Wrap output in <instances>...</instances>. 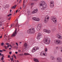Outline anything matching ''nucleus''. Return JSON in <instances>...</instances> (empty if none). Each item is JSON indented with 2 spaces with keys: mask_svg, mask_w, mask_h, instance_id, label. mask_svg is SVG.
<instances>
[{
  "mask_svg": "<svg viewBox=\"0 0 62 62\" xmlns=\"http://www.w3.org/2000/svg\"><path fill=\"white\" fill-rule=\"evenodd\" d=\"M45 39L43 40V42L46 44H49L51 41L50 39V36H45L44 37Z\"/></svg>",
  "mask_w": 62,
  "mask_h": 62,
  "instance_id": "obj_1",
  "label": "nucleus"
},
{
  "mask_svg": "<svg viewBox=\"0 0 62 62\" xmlns=\"http://www.w3.org/2000/svg\"><path fill=\"white\" fill-rule=\"evenodd\" d=\"M35 32V30L34 28H31L27 31V32L28 34H34Z\"/></svg>",
  "mask_w": 62,
  "mask_h": 62,
  "instance_id": "obj_2",
  "label": "nucleus"
},
{
  "mask_svg": "<svg viewBox=\"0 0 62 62\" xmlns=\"http://www.w3.org/2000/svg\"><path fill=\"white\" fill-rule=\"evenodd\" d=\"M54 42L56 44H59V45H61L62 43V41L59 39L55 40Z\"/></svg>",
  "mask_w": 62,
  "mask_h": 62,
  "instance_id": "obj_3",
  "label": "nucleus"
},
{
  "mask_svg": "<svg viewBox=\"0 0 62 62\" xmlns=\"http://www.w3.org/2000/svg\"><path fill=\"white\" fill-rule=\"evenodd\" d=\"M18 26V23H17V24H16V28L15 31L13 33L12 35V37H15L17 34V27Z\"/></svg>",
  "mask_w": 62,
  "mask_h": 62,
  "instance_id": "obj_4",
  "label": "nucleus"
},
{
  "mask_svg": "<svg viewBox=\"0 0 62 62\" xmlns=\"http://www.w3.org/2000/svg\"><path fill=\"white\" fill-rule=\"evenodd\" d=\"M40 8L41 10H45V9L47 8V4L46 3H45L43 4V6H40Z\"/></svg>",
  "mask_w": 62,
  "mask_h": 62,
  "instance_id": "obj_5",
  "label": "nucleus"
},
{
  "mask_svg": "<svg viewBox=\"0 0 62 62\" xmlns=\"http://www.w3.org/2000/svg\"><path fill=\"white\" fill-rule=\"evenodd\" d=\"M56 37L58 39H62V36L59 33H58L56 35Z\"/></svg>",
  "mask_w": 62,
  "mask_h": 62,
  "instance_id": "obj_6",
  "label": "nucleus"
},
{
  "mask_svg": "<svg viewBox=\"0 0 62 62\" xmlns=\"http://www.w3.org/2000/svg\"><path fill=\"white\" fill-rule=\"evenodd\" d=\"M51 20L54 23H56V22H57V19H56V18L54 16L51 19Z\"/></svg>",
  "mask_w": 62,
  "mask_h": 62,
  "instance_id": "obj_7",
  "label": "nucleus"
},
{
  "mask_svg": "<svg viewBox=\"0 0 62 62\" xmlns=\"http://www.w3.org/2000/svg\"><path fill=\"white\" fill-rule=\"evenodd\" d=\"M42 27V25L41 24H39L37 27V31H39L41 29V28Z\"/></svg>",
  "mask_w": 62,
  "mask_h": 62,
  "instance_id": "obj_8",
  "label": "nucleus"
},
{
  "mask_svg": "<svg viewBox=\"0 0 62 62\" xmlns=\"http://www.w3.org/2000/svg\"><path fill=\"white\" fill-rule=\"evenodd\" d=\"M50 6L51 8H54V1H50Z\"/></svg>",
  "mask_w": 62,
  "mask_h": 62,
  "instance_id": "obj_9",
  "label": "nucleus"
},
{
  "mask_svg": "<svg viewBox=\"0 0 62 62\" xmlns=\"http://www.w3.org/2000/svg\"><path fill=\"white\" fill-rule=\"evenodd\" d=\"M32 18L33 20L36 22H39L40 21V19L38 17H33Z\"/></svg>",
  "mask_w": 62,
  "mask_h": 62,
  "instance_id": "obj_10",
  "label": "nucleus"
},
{
  "mask_svg": "<svg viewBox=\"0 0 62 62\" xmlns=\"http://www.w3.org/2000/svg\"><path fill=\"white\" fill-rule=\"evenodd\" d=\"M39 48L38 46H35L34 47H33V49L32 51V52L33 53L35 51H36L37 50H39Z\"/></svg>",
  "mask_w": 62,
  "mask_h": 62,
  "instance_id": "obj_11",
  "label": "nucleus"
},
{
  "mask_svg": "<svg viewBox=\"0 0 62 62\" xmlns=\"http://www.w3.org/2000/svg\"><path fill=\"white\" fill-rule=\"evenodd\" d=\"M42 35L40 33H39L37 39H39L41 38Z\"/></svg>",
  "mask_w": 62,
  "mask_h": 62,
  "instance_id": "obj_12",
  "label": "nucleus"
},
{
  "mask_svg": "<svg viewBox=\"0 0 62 62\" xmlns=\"http://www.w3.org/2000/svg\"><path fill=\"white\" fill-rule=\"evenodd\" d=\"M38 9H34L33 11L32 12V13H33V14H34L35 13H37V12H38Z\"/></svg>",
  "mask_w": 62,
  "mask_h": 62,
  "instance_id": "obj_13",
  "label": "nucleus"
},
{
  "mask_svg": "<svg viewBox=\"0 0 62 62\" xmlns=\"http://www.w3.org/2000/svg\"><path fill=\"white\" fill-rule=\"evenodd\" d=\"M0 21H1V22H0V27H1L2 26V23L4 21L2 20L1 19H0Z\"/></svg>",
  "mask_w": 62,
  "mask_h": 62,
  "instance_id": "obj_14",
  "label": "nucleus"
},
{
  "mask_svg": "<svg viewBox=\"0 0 62 62\" xmlns=\"http://www.w3.org/2000/svg\"><path fill=\"white\" fill-rule=\"evenodd\" d=\"M44 21L45 23H47L48 21V19H47L46 18H45L44 20Z\"/></svg>",
  "mask_w": 62,
  "mask_h": 62,
  "instance_id": "obj_15",
  "label": "nucleus"
},
{
  "mask_svg": "<svg viewBox=\"0 0 62 62\" xmlns=\"http://www.w3.org/2000/svg\"><path fill=\"white\" fill-rule=\"evenodd\" d=\"M24 55H30V54L28 53H24Z\"/></svg>",
  "mask_w": 62,
  "mask_h": 62,
  "instance_id": "obj_16",
  "label": "nucleus"
},
{
  "mask_svg": "<svg viewBox=\"0 0 62 62\" xmlns=\"http://www.w3.org/2000/svg\"><path fill=\"white\" fill-rule=\"evenodd\" d=\"M50 18V16H49V15H47L45 16V18L46 19H47L48 20Z\"/></svg>",
  "mask_w": 62,
  "mask_h": 62,
  "instance_id": "obj_17",
  "label": "nucleus"
},
{
  "mask_svg": "<svg viewBox=\"0 0 62 62\" xmlns=\"http://www.w3.org/2000/svg\"><path fill=\"white\" fill-rule=\"evenodd\" d=\"M34 61L36 62H39V60H38V59H36L34 58Z\"/></svg>",
  "mask_w": 62,
  "mask_h": 62,
  "instance_id": "obj_18",
  "label": "nucleus"
},
{
  "mask_svg": "<svg viewBox=\"0 0 62 62\" xmlns=\"http://www.w3.org/2000/svg\"><path fill=\"white\" fill-rule=\"evenodd\" d=\"M16 6H17L16 5H15L14 6H13L11 8V9H13V8L15 9V8H16Z\"/></svg>",
  "mask_w": 62,
  "mask_h": 62,
  "instance_id": "obj_19",
  "label": "nucleus"
},
{
  "mask_svg": "<svg viewBox=\"0 0 62 62\" xmlns=\"http://www.w3.org/2000/svg\"><path fill=\"white\" fill-rule=\"evenodd\" d=\"M51 32V30L47 29V31L46 32V33H48V34H50V33Z\"/></svg>",
  "mask_w": 62,
  "mask_h": 62,
  "instance_id": "obj_20",
  "label": "nucleus"
},
{
  "mask_svg": "<svg viewBox=\"0 0 62 62\" xmlns=\"http://www.w3.org/2000/svg\"><path fill=\"white\" fill-rule=\"evenodd\" d=\"M57 59L58 60V62H59L61 61V58H57Z\"/></svg>",
  "mask_w": 62,
  "mask_h": 62,
  "instance_id": "obj_21",
  "label": "nucleus"
},
{
  "mask_svg": "<svg viewBox=\"0 0 62 62\" xmlns=\"http://www.w3.org/2000/svg\"><path fill=\"white\" fill-rule=\"evenodd\" d=\"M25 47H27V45L26 43H25L24 45Z\"/></svg>",
  "mask_w": 62,
  "mask_h": 62,
  "instance_id": "obj_22",
  "label": "nucleus"
},
{
  "mask_svg": "<svg viewBox=\"0 0 62 62\" xmlns=\"http://www.w3.org/2000/svg\"><path fill=\"white\" fill-rule=\"evenodd\" d=\"M41 3H42V4H45V2L43 0L41 1Z\"/></svg>",
  "mask_w": 62,
  "mask_h": 62,
  "instance_id": "obj_23",
  "label": "nucleus"
},
{
  "mask_svg": "<svg viewBox=\"0 0 62 62\" xmlns=\"http://www.w3.org/2000/svg\"><path fill=\"white\" fill-rule=\"evenodd\" d=\"M44 32H45V33H47V29H44L43 30Z\"/></svg>",
  "mask_w": 62,
  "mask_h": 62,
  "instance_id": "obj_24",
  "label": "nucleus"
},
{
  "mask_svg": "<svg viewBox=\"0 0 62 62\" xmlns=\"http://www.w3.org/2000/svg\"><path fill=\"white\" fill-rule=\"evenodd\" d=\"M24 3L23 4V8H25V7H26V5H25V4H24Z\"/></svg>",
  "mask_w": 62,
  "mask_h": 62,
  "instance_id": "obj_25",
  "label": "nucleus"
},
{
  "mask_svg": "<svg viewBox=\"0 0 62 62\" xmlns=\"http://www.w3.org/2000/svg\"><path fill=\"white\" fill-rule=\"evenodd\" d=\"M27 14H28V15H29L30 14V11H27Z\"/></svg>",
  "mask_w": 62,
  "mask_h": 62,
  "instance_id": "obj_26",
  "label": "nucleus"
},
{
  "mask_svg": "<svg viewBox=\"0 0 62 62\" xmlns=\"http://www.w3.org/2000/svg\"><path fill=\"white\" fill-rule=\"evenodd\" d=\"M51 59H52V60H54V59H55V58H54V57H53L52 56H51Z\"/></svg>",
  "mask_w": 62,
  "mask_h": 62,
  "instance_id": "obj_27",
  "label": "nucleus"
},
{
  "mask_svg": "<svg viewBox=\"0 0 62 62\" xmlns=\"http://www.w3.org/2000/svg\"><path fill=\"white\" fill-rule=\"evenodd\" d=\"M14 26V24H13L11 25L10 28H11L12 27H13V26Z\"/></svg>",
  "mask_w": 62,
  "mask_h": 62,
  "instance_id": "obj_28",
  "label": "nucleus"
},
{
  "mask_svg": "<svg viewBox=\"0 0 62 62\" xmlns=\"http://www.w3.org/2000/svg\"><path fill=\"white\" fill-rule=\"evenodd\" d=\"M43 55H44V56H45V54H47V53H46V52H45L44 53H43Z\"/></svg>",
  "mask_w": 62,
  "mask_h": 62,
  "instance_id": "obj_29",
  "label": "nucleus"
},
{
  "mask_svg": "<svg viewBox=\"0 0 62 62\" xmlns=\"http://www.w3.org/2000/svg\"><path fill=\"white\" fill-rule=\"evenodd\" d=\"M6 7L7 8H9V5H6Z\"/></svg>",
  "mask_w": 62,
  "mask_h": 62,
  "instance_id": "obj_30",
  "label": "nucleus"
},
{
  "mask_svg": "<svg viewBox=\"0 0 62 62\" xmlns=\"http://www.w3.org/2000/svg\"><path fill=\"white\" fill-rule=\"evenodd\" d=\"M43 52L40 53V55H43Z\"/></svg>",
  "mask_w": 62,
  "mask_h": 62,
  "instance_id": "obj_31",
  "label": "nucleus"
},
{
  "mask_svg": "<svg viewBox=\"0 0 62 62\" xmlns=\"http://www.w3.org/2000/svg\"><path fill=\"white\" fill-rule=\"evenodd\" d=\"M39 5H40V6H43V4H42V3H41L40 4H39Z\"/></svg>",
  "mask_w": 62,
  "mask_h": 62,
  "instance_id": "obj_32",
  "label": "nucleus"
},
{
  "mask_svg": "<svg viewBox=\"0 0 62 62\" xmlns=\"http://www.w3.org/2000/svg\"><path fill=\"white\" fill-rule=\"evenodd\" d=\"M13 57H12V58H10V59L12 61H13Z\"/></svg>",
  "mask_w": 62,
  "mask_h": 62,
  "instance_id": "obj_33",
  "label": "nucleus"
},
{
  "mask_svg": "<svg viewBox=\"0 0 62 62\" xmlns=\"http://www.w3.org/2000/svg\"><path fill=\"white\" fill-rule=\"evenodd\" d=\"M13 56H14L15 58H16V59H17V58H16V55H15L14 54L13 55Z\"/></svg>",
  "mask_w": 62,
  "mask_h": 62,
  "instance_id": "obj_34",
  "label": "nucleus"
},
{
  "mask_svg": "<svg viewBox=\"0 0 62 62\" xmlns=\"http://www.w3.org/2000/svg\"><path fill=\"white\" fill-rule=\"evenodd\" d=\"M4 58L3 57H2L1 58V60H2V61H3V60H4Z\"/></svg>",
  "mask_w": 62,
  "mask_h": 62,
  "instance_id": "obj_35",
  "label": "nucleus"
},
{
  "mask_svg": "<svg viewBox=\"0 0 62 62\" xmlns=\"http://www.w3.org/2000/svg\"><path fill=\"white\" fill-rule=\"evenodd\" d=\"M45 50L46 52H47V48H45Z\"/></svg>",
  "mask_w": 62,
  "mask_h": 62,
  "instance_id": "obj_36",
  "label": "nucleus"
},
{
  "mask_svg": "<svg viewBox=\"0 0 62 62\" xmlns=\"http://www.w3.org/2000/svg\"><path fill=\"white\" fill-rule=\"evenodd\" d=\"M4 43H2L1 44V46H3V45H4Z\"/></svg>",
  "mask_w": 62,
  "mask_h": 62,
  "instance_id": "obj_37",
  "label": "nucleus"
},
{
  "mask_svg": "<svg viewBox=\"0 0 62 62\" xmlns=\"http://www.w3.org/2000/svg\"><path fill=\"white\" fill-rule=\"evenodd\" d=\"M12 15V14H10L8 15V16L9 17V16H11V15Z\"/></svg>",
  "mask_w": 62,
  "mask_h": 62,
  "instance_id": "obj_38",
  "label": "nucleus"
},
{
  "mask_svg": "<svg viewBox=\"0 0 62 62\" xmlns=\"http://www.w3.org/2000/svg\"><path fill=\"white\" fill-rule=\"evenodd\" d=\"M16 45H17V46H19V45H18V43H16Z\"/></svg>",
  "mask_w": 62,
  "mask_h": 62,
  "instance_id": "obj_39",
  "label": "nucleus"
},
{
  "mask_svg": "<svg viewBox=\"0 0 62 62\" xmlns=\"http://www.w3.org/2000/svg\"><path fill=\"white\" fill-rule=\"evenodd\" d=\"M4 47H5V49H7V47L6 46H5Z\"/></svg>",
  "mask_w": 62,
  "mask_h": 62,
  "instance_id": "obj_40",
  "label": "nucleus"
},
{
  "mask_svg": "<svg viewBox=\"0 0 62 62\" xmlns=\"http://www.w3.org/2000/svg\"><path fill=\"white\" fill-rule=\"evenodd\" d=\"M61 52H62V46L61 48Z\"/></svg>",
  "mask_w": 62,
  "mask_h": 62,
  "instance_id": "obj_41",
  "label": "nucleus"
},
{
  "mask_svg": "<svg viewBox=\"0 0 62 62\" xmlns=\"http://www.w3.org/2000/svg\"><path fill=\"white\" fill-rule=\"evenodd\" d=\"M18 52L19 53H20V52H21V50H18Z\"/></svg>",
  "mask_w": 62,
  "mask_h": 62,
  "instance_id": "obj_42",
  "label": "nucleus"
},
{
  "mask_svg": "<svg viewBox=\"0 0 62 62\" xmlns=\"http://www.w3.org/2000/svg\"><path fill=\"white\" fill-rule=\"evenodd\" d=\"M22 1V0H19V3L20 4V3L21 2V1Z\"/></svg>",
  "mask_w": 62,
  "mask_h": 62,
  "instance_id": "obj_43",
  "label": "nucleus"
},
{
  "mask_svg": "<svg viewBox=\"0 0 62 62\" xmlns=\"http://www.w3.org/2000/svg\"><path fill=\"white\" fill-rule=\"evenodd\" d=\"M9 46L11 48H12V46L10 44Z\"/></svg>",
  "mask_w": 62,
  "mask_h": 62,
  "instance_id": "obj_44",
  "label": "nucleus"
},
{
  "mask_svg": "<svg viewBox=\"0 0 62 62\" xmlns=\"http://www.w3.org/2000/svg\"><path fill=\"white\" fill-rule=\"evenodd\" d=\"M7 45H9V43H7L6 44Z\"/></svg>",
  "mask_w": 62,
  "mask_h": 62,
  "instance_id": "obj_45",
  "label": "nucleus"
},
{
  "mask_svg": "<svg viewBox=\"0 0 62 62\" xmlns=\"http://www.w3.org/2000/svg\"><path fill=\"white\" fill-rule=\"evenodd\" d=\"M1 55L2 57H4V55L3 54H1Z\"/></svg>",
  "mask_w": 62,
  "mask_h": 62,
  "instance_id": "obj_46",
  "label": "nucleus"
},
{
  "mask_svg": "<svg viewBox=\"0 0 62 62\" xmlns=\"http://www.w3.org/2000/svg\"><path fill=\"white\" fill-rule=\"evenodd\" d=\"M1 52H3V50H0V53H1Z\"/></svg>",
  "mask_w": 62,
  "mask_h": 62,
  "instance_id": "obj_47",
  "label": "nucleus"
},
{
  "mask_svg": "<svg viewBox=\"0 0 62 62\" xmlns=\"http://www.w3.org/2000/svg\"><path fill=\"white\" fill-rule=\"evenodd\" d=\"M9 54H12V52H9Z\"/></svg>",
  "mask_w": 62,
  "mask_h": 62,
  "instance_id": "obj_48",
  "label": "nucleus"
},
{
  "mask_svg": "<svg viewBox=\"0 0 62 62\" xmlns=\"http://www.w3.org/2000/svg\"><path fill=\"white\" fill-rule=\"evenodd\" d=\"M10 19H11V17H10L8 18V20H10Z\"/></svg>",
  "mask_w": 62,
  "mask_h": 62,
  "instance_id": "obj_49",
  "label": "nucleus"
},
{
  "mask_svg": "<svg viewBox=\"0 0 62 62\" xmlns=\"http://www.w3.org/2000/svg\"><path fill=\"white\" fill-rule=\"evenodd\" d=\"M2 36L1 35L0 37V39H2Z\"/></svg>",
  "mask_w": 62,
  "mask_h": 62,
  "instance_id": "obj_50",
  "label": "nucleus"
},
{
  "mask_svg": "<svg viewBox=\"0 0 62 62\" xmlns=\"http://www.w3.org/2000/svg\"><path fill=\"white\" fill-rule=\"evenodd\" d=\"M31 6H32V5H34V3H31Z\"/></svg>",
  "mask_w": 62,
  "mask_h": 62,
  "instance_id": "obj_51",
  "label": "nucleus"
},
{
  "mask_svg": "<svg viewBox=\"0 0 62 62\" xmlns=\"http://www.w3.org/2000/svg\"><path fill=\"white\" fill-rule=\"evenodd\" d=\"M23 55V54H21V56H22V55Z\"/></svg>",
  "mask_w": 62,
  "mask_h": 62,
  "instance_id": "obj_52",
  "label": "nucleus"
},
{
  "mask_svg": "<svg viewBox=\"0 0 62 62\" xmlns=\"http://www.w3.org/2000/svg\"><path fill=\"white\" fill-rule=\"evenodd\" d=\"M7 8V7H6V6H5V7H4V8L6 9V8Z\"/></svg>",
  "mask_w": 62,
  "mask_h": 62,
  "instance_id": "obj_53",
  "label": "nucleus"
},
{
  "mask_svg": "<svg viewBox=\"0 0 62 62\" xmlns=\"http://www.w3.org/2000/svg\"><path fill=\"white\" fill-rule=\"evenodd\" d=\"M15 53L16 54H18V52H15Z\"/></svg>",
  "mask_w": 62,
  "mask_h": 62,
  "instance_id": "obj_54",
  "label": "nucleus"
},
{
  "mask_svg": "<svg viewBox=\"0 0 62 62\" xmlns=\"http://www.w3.org/2000/svg\"><path fill=\"white\" fill-rule=\"evenodd\" d=\"M8 58H9L10 57V55H8Z\"/></svg>",
  "mask_w": 62,
  "mask_h": 62,
  "instance_id": "obj_55",
  "label": "nucleus"
},
{
  "mask_svg": "<svg viewBox=\"0 0 62 62\" xmlns=\"http://www.w3.org/2000/svg\"><path fill=\"white\" fill-rule=\"evenodd\" d=\"M22 9V7H20V9L21 10Z\"/></svg>",
  "mask_w": 62,
  "mask_h": 62,
  "instance_id": "obj_56",
  "label": "nucleus"
},
{
  "mask_svg": "<svg viewBox=\"0 0 62 62\" xmlns=\"http://www.w3.org/2000/svg\"><path fill=\"white\" fill-rule=\"evenodd\" d=\"M25 24V25H27V23H25V24Z\"/></svg>",
  "mask_w": 62,
  "mask_h": 62,
  "instance_id": "obj_57",
  "label": "nucleus"
},
{
  "mask_svg": "<svg viewBox=\"0 0 62 62\" xmlns=\"http://www.w3.org/2000/svg\"><path fill=\"white\" fill-rule=\"evenodd\" d=\"M3 51H4V52H5V51H6V50L5 49H3Z\"/></svg>",
  "mask_w": 62,
  "mask_h": 62,
  "instance_id": "obj_58",
  "label": "nucleus"
},
{
  "mask_svg": "<svg viewBox=\"0 0 62 62\" xmlns=\"http://www.w3.org/2000/svg\"><path fill=\"white\" fill-rule=\"evenodd\" d=\"M18 10H17L16 11V13H17V12H18Z\"/></svg>",
  "mask_w": 62,
  "mask_h": 62,
  "instance_id": "obj_59",
  "label": "nucleus"
},
{
  "mask_svg": "<svg viewBox=\"0 0 62 62\" xmlns=\"http://www.w3.org/2000/svg\"><path fill=\"white\" fill-rule=\"evenodd\" d=\"M9 45H8L7 46L8 48V47H9Z\"/></svg>",
  "mask_w": 62,
  "mask_h": 62,
  "instance_id": "obj_60",
  "label": "nucleus"
},
{
  "mask_svg": "<svg viewBox=\"0 0 62 62\" xmlns=\"http://www.w3.org/2000/svg\"><path fill=\"white\" fill-rule=\"evenodd\" d=\"M10 12H11V11H12V10H11V9L10 10Z\"/></svg>",
  "mask_w": 62,
  "mask_h": 62,
  "instance_id": "obj_61",
  "label": "nucleus"
},
{
  "mask_svg": "<svg viewBox=\"0 0 62 62\" xmlns=\"http://www.w3.org/2000/svg\"><path fill=\"white\" fill-rule=\"evenodd\" d=\"M6 34H5V35H4V37H6Z\"/></svg>",
  "mask_w": 62,
  "mask_h": 62,
  "instance_id": "obj_62",
  "label": "nucleus"
},
{
  "mask_svg": "<svg viewBox=\"0 0 62 62\" xmlns=\"http://www.w3.org/2000/svg\"><path fill=\"white\" fill-rule=\"evenodd\" d=\"M2 62H5V61H2Z\"/></svg>",
  "mask_w": 62,
  "mask_h": 62,
  "instance_id": "obj_63",
  "label": "nucleus"
},
{
  "mask_svg": "<svg viewBox=\"0 0 62 62\" xmlns=\"http://www.w3.org/2000/svg\"><path fill=\"white\" fill-rule=\"evenodd\" d=\"M17 62H19V61H18V60H17Z\"/></svg>",
  "mask_w": 62,
  "mask_h": 62,
  "instance_id": "obj_64",
  "label": "nucleus"
}]
</instances>
